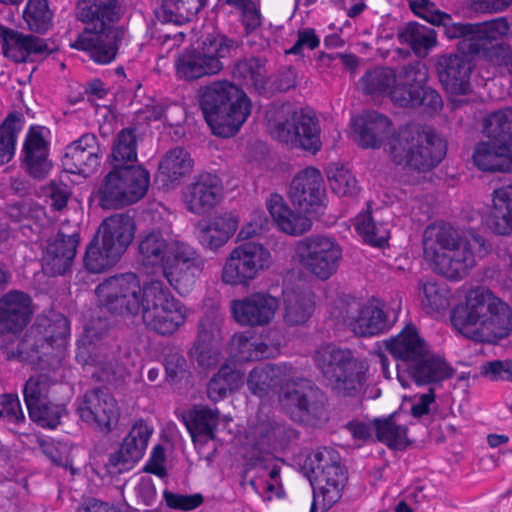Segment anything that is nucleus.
<instances>
[{"label": "nucleus", "instance_id": "obj_1", "mask_svg": "<svg viewBox=\"0 0 512 512\" xmlns=\"http://www.w3.org/2000/svg\"><path fill=\"white\" fill-rule=\"evenodd\" d=\"M423 253L433 264V270L452 281L465 278L476 264V258L485 257L490 244L478 234L461 236L451 225L439 222L428 225L423 232Z\"/></svg>", "mask_w": 512, "mask_h": 512}, {"label": "nucleus", "instance_id": "obj_2", "mask_svg": "<svg viewBox=\"0 0 512 512\" xmlns=\"http://www.w3.org/2000/svg\"><path fill=\"white\" fill-rule=\"evenodd\" d=\"M138 252L143 266H160L168 283L179 293L188 292L202 275L206 259L190 244L168 240L160 230L141 236Z\"/></svg>", "mask_w": 512, "mask_h": 512}, {"label": "nucleus", "instance_id": "obj_3", "mask_svg": "<svg viewBox=\"0 0 512 512\" xmlns=\"http://www.w3.org/2000/svg\"><path fill=\"white\" fill-rule=\"evenodd\" d=\"M452 325L464 336L480 341L506 338L512 331V310L488 290H473L465 303L454 307Z\"/></svg>", "mask_w": 512, "mask_h": 512}, {"label": "nucleus", "instance_id": "obj_4", "mask_svg": "<svg viewBox=\"0 0 512 512\" xmlns=\"http://www.w3.org/2000/svg\"><path fill=\"white\" fill-rule=\"evenodd\" d=\"M199 105L212 133L222 138L234 136L251 113L247 94L227 80L202 87Z\"/></svg>", "mask_w": 512, "mask_h": 512}, {"label": "nucleus", "instance_id": "obj_5", "mask_svg": "<svg viewBox=\"0 0 512 512\" xmlns=\"http://www.w3.org/2000/svg\"><path fill=\"white\" fill-rule=\"evenodd\" d=\"M241 41L221 31L204 33L195 47L187 48L175 62L176 74L186 81L214 76L236 56Z\"/></svg>", "mask_w": 512, "mask_h": 512}, {"label": "nucleus", "instance_id": "obj_6", "mask_svg": "<svg viewBox=\"0 0 512 512\" xmlns=\"http://www.w3.org/2000/svg\"><path fill=\"white\" fill-rule=\"evenodd\" d=\"M391 160L417 172L435 168L446 155V143L433 131L416 125H407L392 135L388 141Z\"/></svg>", "mask_w": 512, "mask_h": 512}, {"label": "nucleus", "instance_id": "obj_7", "mask_svg": "<svg viewBox=\"0 0 512 512\" xmlns=\"http://www.w3.org/2000/svg\"><path fill=\"white\" fill-rule=\"evenodd\" d=\"M135 229L134 219L128 214H115L103 220L86 247V270L101 273L116 265L133 241Z\"/></svg>", "mask_w": 512, "mask_h": 512}, {"label": "nucleus", "instance_id": "obj_8", "mask_svg": "<svg viewBox=\"0 0 512 512\" xmlns=\"http://www.w3.org/2000/svg\"><path fill=\"white\" fill-rule=\"evenodd\" d=\"M314 362L333 392L340 397L358 398L367 382L368 365L348 348L332 344L318 348Z\"/></svg>", "mask_w": 512, "mask_h": 512}, {"label": "nucleus", "instance_id": "obj_9", "mask_svg": "<svg viewBox=\"0 0 512 512\" xmlns=\"http://www.w3.org/2000/svg\"><path fill=\"white\" fill-rule=\"evenodd\" d=\"M487 141L478 143L474 164L486 172L512 171V107L489 114L483 123Z\"/></svg>", "mask_w": 512, "mask_h": 512}, {"label": "nucleus", "instance_id": "obj_10", "mask_svg": "<svg viewBox=\"0 0 512 512\" xmlns=\"http://www.w3.org/2000/svg\"><path fill=\"white\" fill-rule=\"evenodd\" d=\"M140 305L144 324L159 335L173 334L186 321L185 306L161 280L143 284Z\"/></svg>", "mask_w": 512, "mask_h": 512}, {"label": "nucleus", "instance_id": "obj_11", "mask_svg": "<svg viewBox=\"0 0 512 512\" xmlns=\"http://www.w3.org/2000/svg\"><path fill=\"white\" fill-rule=\"evenodd\" d=\"M150 186V173L142 165L114 164L99 189L102 208H118L142 199Z\"/></svg>", "mask_w": 512, "mask_h": 512}, {"label": "nucleus", "instance_id": "obj_12", "mask_svg": "<svg viewBox=\"0 0 512 512\" xmlns=\"http://www.w3.org/2000/svg\"><path fill=\"white\" fill-rule=\"evenodd\" d=\"M427 79V69L421 61L403 65L390 91L391 101L402 108L422 106L437 112L442 108L443 101L437 90L427 86Z\"/></svg>", "mask_w": 512, "mask_h": 512}, {"label": "nucleus", "instance_id": "obj_13", "mask_svg": "<svg viewBox=\"0 0 512 512\" xmlns=\"http://www.w3.org/2000/svg\"><path fill=\"white\" fill-rule=\"evenodd\" d=\"M279 402L293 420L309 423L323 417L327 397L312 380L297 378L282 388Z\"/></svg>", "mask_w": 512, "mask_h": 512}, {"label": "nucleus", "instance_id": "obj_14", "mask_svg": "<svg viewBox=\"0 0 512 512\" xmlns=\"http://www.w3.org/2000/svg\"><path fill=\"white\" fill-rule=\"evenodd\" d=\"M271 134L278 141L300 148L311 155H316L322 148L319 120L303 109L292 111L283 119L275 120L271 125Z\"/></svg>", "mask_w": 512, "mask_h": 512}, {"label": "nucleus", "instance_id": "obj_15", "mask_svg": "<svg viewBox=\"0 0 512 512\" xmlns=\"http://www.w3.org/2000/svg\"><path fill=\"white\" fill-rule=\"evenodd\" d=\"M333 314L358 336L378 335L386 332L392 325L381 307L364 304L351 295H344L336 301Z\"/></svg>", "mask_w": 512, "mask_h": 512}, {"label": "nucleus", "instance_id": "obj_16", "mask_svg": "<svg viewBox=\"0 0 512 512\" xmlns=\"http://www.w3.org/2000/svg\"><path fill=\"white\" fill-rule=\"evenodd\" d=\"M296 254L302 267L321 281L332 277L342 260L339 243L333 238L319 235L300 240Z\"/></svg>", "mask_w": 512, "mask_h": 512}, {"label": "nucleus", "instance_id": "obj_17", "mask_svg": "<svg viewBox=\"0 0 512 512\" xmlns=\"http://www.w3.org/2000/svg\"><path fill=\"white\" fill-rule=\"evenodd\" d=\"M142 288L139 277L128 272L105 279L96 287V294L101 305L112 314L137 315Z\"/></svg>", "mask_w": 512, "mask_h": 512}, {"label": "nucleus", "instance_id": "obj_18", "mask_svg": "<svg viewBox=\"0 0 512 512\" xmlns=\"http://www.w3.org/2000/svg\"><path fill=\"white\" fill-rule=\"evenodd\" d=\"M270 264L271 254L264 245L244 242L230 252L222 270V280L231 285H246Z\"/></svg>", "mask_w": 512, "mask_h": 512}, {"label": "nucleus", "instance_id": "obj_19", "mask_svg": "<svg viewBox=\"0 0 512 512\" xmlns=\"http://www.w3.org/2000/svg\"><path fill=\"white\" fill-rule=\"evenodd\" d=\"M126 34L124 27L87 26L71 47L86 52L96 64L107 65L116 59Z\"/></svg>", "mask_w": 512, "mask_h": 512}, {"label": "nucleus", "instance_id": "obj_20", "mask_svg": "<svg viewBox=\"0 0 512 512\" xmlns=\"http://www.w3.org/2000/svg\"><path fill=\"white\" fill-rule=\"evenodd\" d=\"M77 412L84 422L95 424L106 434L116 427L120 417L117 401L106 387L88 389L79 401Z\"/></svg>", "mask_w": 512, "mask_h": 512}, {"label": "nucleus", "instance_id": "obj_21", "mask_svg": "<svg viewBox=\"0 0 512 512\" xmlns=\"http://www.w3.org/2000/svg\"><path fill=\"white\" fill-rule=\"evenodd\" d=\"M51 131L42 125H31L23 143V166L27 174L36 180L45 179L52 170L49 159Z\"/></svg>", "mask_w": 512, "mask_h": 512}, {"label": "nucleus", "instance_id": "obj_22", "mask_svg": "<svg viewBox=\"0 0 512 512\" xmlns=\"http://www.w3.org/2000/svg\"><path fill=\"white\" fill-rule=\"evenodd\" d=\"M152 433L153 428L142 419L137 420L123 439L120 449L109 455L105 464L107 472L121 474L132 469L142 459Z\"/></svg>", "mask_w": 512, "mask_h": 512}, {"label": "nucleus", "instance_id": "obj_23", "mask_svg": "<svg viewBox=\"0 0 512 512\" xmlns=\"http://www.w3.org/2000/svg\"><path fill=\"white\" fill-rule=\"evenodd\" d=\"M101 155L96 135L85 133L66 146L61 162L68 173L89 175L100 165Z\"/></svg>", "mask_w": 512, "mask_h": 512}, {"label": "nucleus", "instance_id": "obj_24", "mask_svg": "<svg viewBox=\"0 0 512 512\" xmlns=\"http://www.w3.org/2000/svg\"><path fill=\"white\" fill-rule=\"evenodd\" d=\"M292 204L301 212H312L323 204L325 185L320 171L308 167L296 174L290 184Z\"/></svg>", "mask_w": 512, "mask_h": 512}, {"label": "nucleus", "instance_id": "obj_25", "mask_svg": "<svg viewBox=\"0 0 512 512\" xmlns=\"http://www.w3.org/2000/svg\"><path fill=\"white\" fill-rule=\"evenodd\" d=\"M68 321L65 317L57 324L42 325L36 323L30 327L18 344V351L24 359H41V355L48 353L58 340H63L68 333Z\"/></svg>", "mask_w": 512, "mask_h": 512}, {"label": "nucleus", "instance_id": "obj_26", "mask_svg": "<svg viewBox=\"0 0 512 512\" xmlns=\"http://www.w3.org/2000/svg\"><path fill=\"white\" fill-rule=\"evenodd\" d=\"M438 78L447 93L465 95L470 92L472 64L464 54H444L436 63Z\"/></svg>", "mask_w": 512, "mask_h": 512}, {"label": "nucleus", "instance_id": "obj_27", "mask_svg": "<svg viewBox=\"0 0 512 512\" xmlns=\"http://www.w3.org/2000/svg\"><path fill=\"white\" fill-rule=\"evenodd\" d=\"M222 194L220 178L215 174L202 173L187 186L184 199L190 212L203 215L220 202Z\"/></svg>", "mask_w": 512, "mask_h": 512}, {"label": "nucleus", "instance_id": "obj_28", "mask_svg": "<svg viewBox=\"0 0 512 512\" xmlns=\"http://www.w3.org/2000/svg\"><path fill=\"white\" fill-rule=\"evenodd\" d=\"M279 306L277 298L267 293H254L242 300L232 302V313L241 325L263 326L274 317Z\"/></svg>", "mask_w": 512, "mask_h": 512}, {"label": "nucleus", "instance_id": "obj_29", "mask_svg": "<svg viewBox=\"0 0 512 512\" xmlns=\"http://www.w3.org/2000/svg\"><path fill=\"white\" fill-rule=\"evenodd\" d=\"M28 294L11 290L0 298V335L17 334L29 323L32 308Z\"/></svg>", "mask_w": 512, "mask_h": 512}, {"label": "nucleus", "instance_id": "obj_30", "mask_svg": "<svg viewBox=\"0 0 512 512\" xmlns=\"http://www.w3.org/2000/svg\"><path fill=\"white\" fill-rule=\"evenodd\" d=\"M0 42L4 55L17 62L25 61L31 54L48 56L55 50L39 37L24 35L4 26H0Z\"/></svg>", "mask_w": 512, "mask_h": 512}, {"label": "nucleus", "instance_id": "obj_31", "mask_svg": "<svg viewBox=\"0 0 512 512\" xmlns=\"http://www.w3.org/2000/svg\"><path fill=\"white\" fill-rule=\"evenodd\" d=\"M79 242V233L66 235L59 231L46 247L43 256L46 270L53 276L65 274L73 264Z\"/></svg>", "mask_w": 512, "mask_h": 512}, {"label": "nucleus", "instance_id": "obj_32", "mask_svg": "<svg viewBox=\"0 0 512 512\" xmlns=\"http://www.w3.org/2000/svg\"><path fill=\"white\" fill-rule=\"evenodd\" d=\"M386 349L398 361V370L406 371L408 364L416 361L427 351L429 345L419 336L415 326L406 325L395 337L385 342Z\"/></svg>", "mask_w": 512, "mask_h": 512}, {"label": "nucleus", "instance_id": "obj_33", "mask_svg": "<svg viewBox=\"0 0 512 512\" xmlns=\"http://www.w3.org/2000/svg\"><path fill=\"white\" fill-rule=\"evenodd\" d=\"M423 355L416 361L408 364V369L406 370L416 384L438 383L453 377L455 373L454 368L443 357L432 353L430 347Z\"/></svg>", "mask_w": 512, "mask_h": 512}, {"label": "nucleus", "instance_id": "obj_34", "mask_svg": "<svg viewBox=\"0 0 512 512\" xmlns=\"http://www.w3.org/2000/svg\"><path fill=\"white\" fill-rule=\"evenodd\" d=\"M356 141L362 148H379L390 133L391 121L383 114L372 111L353 119Z\"/></svg>", "mask_w": 512, "mask_h": 512}, {"label": "nucleus", "instance_id": "obj_35", "mask_svg": "<svg viewBox=\"0 0 512 512\" xmlns=\"http://www.w3.org/2000/svg\"><path fill=\"white\" fill-rule=\"evenodd\" d=\"M237 228V216L224 213L213 217L208 222H199L197 239L205 249L216 251L228 242Z\"/></svg>", "mask_w": 512, "mask_h": 512}, {"label": "nucleus", "instance_id": "obj_36", "mask_svg": "<svg viewBox=\"0 0 512 512\" xmlns=\"http://www.w3.org/2000/svg\"><path fill=\"white\" fill-rule=\"evenodd\" d=\"M266 207L277 227L286 234L297 236L310 230L311 219L301 212L292 211L281 195L274 193L266 201Z\"/></svg>", "mask_w": 512, "mask_h": 512}, {"label": "nucleus", "instance_id": "obj_37", "mask_svg": "<svg viewBox=\"0 0 512 512\" xmlns=\"http://www.w3.org/2000/svg\"><path fill=\"white\" fill-rule=\"evenodd\" d=\"M193 167L190 154L182 147L167 152L159 163L156 181L163 189L174 188L180 179L189 174Z\"/></svg>", "mask_w": 512, "mask_h": 512}, {"label": "nucleus", "instance_id": "obj_38", "mask_svg": "<svg viewBox=\"0 0 512 512\" xmlns=\"http://www.w3.org/2000/svg\"><path fill=\"white\" fill-rule=\"evenodd\" d=\"M122 14L120 0H82L80 19L90 27H118Z\"/></svg>", "mask_w": 512, "mask_h": 512}, {"label": "nucleus", "instance_id": "obj_39", "mask_svg": "<svg viewBox=\"0 0 512 512\" xmlns=\"http://www.w3.org/2000/svg\"><path fill=\"white\" fill-rule=\"evenodd\" d=\"M487 223L497 235H512V185H505L493 191Z\"/></svg>", "mask_w": 512, "mask_h": 512}, {"label": "nucleus", "instance_id": "obj_40", "mask_svg": "<svg viewBox=\"0 0 512 512\" xmlns=\"http://www.w3.org/2000/svg\"><path fill=\"white\" fill-rule=\"evenodd\" d=\"M468 53L479 55L493 66L498 74L502 76L512 75V49L510 45L480 39L469 44Z\"/></svg>", "mask_w": 512, "mask_h": 512}, {"label": "nucleus", "instance_id": "obj_41", "mask_svg": "<svg viewBox=\"0 0 512 512\" xmlns=\"http://www.w3.org/2000/svg\"><path fill=\"white\" fill-rule=\"evenodd\" d=\"M193 441L213 440L219 424V411L209 407H194L181 415Z\"/></svg>", "mask_w": 512, "mask_h": 512}, {"label": "nucleus", "instance_id": "obj_42", "mask_svg": "<svg viewBox=\"0 0 512 512\" xmlns=\"http://www.w3.org/2000/svg\"><path fill=\"white\" fill-rule=\"evenodd\" d=\"M207 2L208 0H161L154 13L162 23L183 25L191 22Z\"/></svg>", "mask_w": 512, "mask_h": 512}, {"label": "nucleus", "instance_id": "obj_43", "mask_svg": "<svg viewBox=\"0 0 512 512\" xmlns=\"http://www.w3.org/2000/svg\"><path fill=\"white\" fill-rule=\"evenodd\" d=\"M244 383V374L228 364L221 365L207 385L208 398L213 402L225 399L228 393L237 391Z\"/></svg>", "mask_w": 512, "mask_h": 512}, {"label": "nucleus", "instance_id": "obj_44", "mask_svg": "<svg viewBox=\"0 0 512 512\" xmlns=\"http://www.w3.org/2000/svg\"><path fill=\"white\" fill-rule=\"evenodd\" d=\"M398 74L391 67L376 66L367 70L359 79L358 85L366 95H389L396 83Z\"/></svg>", "mask_w": 512, "mask_h": 512}, {"label": "nucleus", "instance_id": "obj_45", "mask_svg": "<svg viewBox=\"0 0 512 512\" xmlns=\"http://www.w3.org/2000/svg\"><path fill=\"white\" fill-rule=\"evenodd\" d=\"M377 439L393 450H405L411 444L407 437L408 428L396 422V415L376 418L373 421Z\"/></svg>", "mask_w": 512, "mask_h": 512}, {"label": "nucleus", "instance_id": "obj_46", "mask_svg": "<svg viewBox=\"0 0 512 512\" xmlns=\"http://www.w3.org/2000/svg\"><path fill=\"white\" fill-rule=\"evenodd\" d=\"M284 321L289 326L307 322L313 312L314 304L310 296L301 291L285 290L283 292Z\"/></svg>", "mask_w": 512, "mask_h": 512}, {"label": "nucleus", "instance_id": "obj_47", "mask_svg": "<svg viewBox=\"0 0 512 512\" xmlns=\"http://www.w3.org/2000/svg\"><path fill=\"white\" fill-rule=\"evenodd\" d=\"M232 75L234 79L243 84L252 86L260 95L267 91L265 88L267 76L265 63L258 57L238 61L232 69Z\"/></svg>", "mask_w": 512, "mask_h": 512}, {"label": "nucleus", "instance_id": "obj_48", "mask_svg": "<svg viewBox=\"0 0 512 512\" xmlns=\"http://www.w3.org/2000/svg\"><path fill=\"white\" fill-rule=\"evenodd\" d=\"M421 304L427 313L440 312L449 306V289L434 279L420 280L418 284Z\"/></svg>", "mask_w": 512, "mask_h": 512}, {"label": "nucleus", "instance_id": "obj_49", "mask_svg": "<svg viewBox=\"0 0 512 512\" xmlns=\"http://www.w3.org/2000/svg\"><path fill=\"white\" fill-rule=\"evenodd\" d=\"M436 31L417 22L407 23L399 32L402 43L408 44L418 55L426 53L436 45Z\"/></svg>", "mask_w": 512, "mask_h": 512}, {"label": "nucleus", "instance_id": "obj_50", "mask_svg": "<svg viewBox=\"0 0 512 512\" xmlns=\"http://www.w3.org/2000/svg\"><path fill=\"white\" fill-rule=\"evenodd\" d=\"M23 126V116L19 112L9 113L0 124V165L8 163L15 154L18 133Z\"/></svg>", "mask_w": 512, "mask_h": 512}, {"label": "nucleus", "instance_id": "obj_51", "mask_svg": "<svg viewBox=\"0 0 512 512\" xmlns=\"http://www.w3.org/2000/svg\"><path fill=\"white\" fill-rule=\"evenodd\" d=\"M279 375L280 369L276 365L266 364L256 367L248 375L247 387L253 395L266 396L273 387L279 384Z\"/></svg>", "mask_w": 512, "mask_h": 512}, {"label": "nucleus", "instance_id": "obj_52", "mask_svg": "<svg viewBox=\"0 0 512 512\" xmlns=\"http://www.w3.org/2000/svg\"><path fill=\"white\" fill-rule=\"evenodd\" d=\"M355 228L365 242L372 246L382 247L390 237L387 224L375 221L370 212L357 216Z\"/></svg>", "mask_w": 512, "mask_h": 512}, {"label": "nucleus", "instance_id": "obj_53", "mask_svg": "<svg viewBox=\"0 0 512 512\" xmlns=\"http://www.w3.org/2000/svg\"><path fill=\"white\" fill-rule=\"evenodd\" d=\"M23 14L31 31L43 34L52 26L53 13L48 0H28Z\"/></svg>", "mask_w": 512, "mask_h": 512}, {"label": "nucleus", "instance_id": "obj_54", "mask_svg": "<svg viewBox=\"0 0 512 512\" xmlns=\"http://www.w3.org/2000/svg\"><path fill=\"white\" fill-rule=\"evenodd\" d=\"M267 345L252 337L234 335L230 343V354L238 362H249L266 357Z\"/></svg>", "mask_w": 512, "mask_h": 512}, {"label": "nucleus", "instance_id": "obj_55", "mask_svg": "<svg viewBox=\"0 0 512 512\" xmlns=\"http://www.w3.org/2000/svg\"><path fill=\"white\" fill-rule=\"evenodd\" d=\"M433 26L437 27L438 31H441L447 39L463 38V42L467 43V48L471 42L478 41L475 24L455 22L448 13L443 12L440 17L438 16V20Z\"/></svg>", "mask_w": 512, "mask_h": 512}, {"label": "nucleus", "instance_id": "obj_56", "mask_svg": "<svg viewBox=\"0 0 512 512\" xmlns=\"http://www.w3.org/2000/svg\"><path fill=\"white\" fill-rule=\"evenodd\" d=\"M50 387L51 379L47 374L33 375L27 379L23 387V396L28 412L38 407L37 405L46 403Z\"/></svg>", "mask_w": 512, "mask_h": 512}, {"label": "nucleus", "instance_id": "obj_57", "mask_svg": "<svg viewBox=\"0 0 512 512\" xmlns=\"http://www.w3.org/2000/svg\"><path fill=\"white\" fill-rule=\"evenodd\" d=\"M111 156L115 164L137 161V136L135 129L124 128L115 137Z\"/></svg>", "mask_w": 512, "mask_h": 512}, {"label": "nucleus", "instance_id": "obj_58", "mask_svg": "<svg viewBox=\"0 0 512 512\" xmlns=\"http://www.w3.org/2000/svg\"><path fill=\"white\" fill-rule=\"evenodd\" d=\"M327 177L331 190L338 196H354L358 192L357 180L344 166H331Z\"/></svg>", "mask_w": 512, "mask_h": 512}, {"label": "nucleus", "instance_id": "obj_59", "mask_svg": "<svg viewBox=\"0 0 512 512\" xmlns=\"http://www.w3.org/2000/svg\"><path fill=\"white\" fill-rule=\"evenodd\" d=\"M37 406L28 412L33 422L49 429H54L60 424V418L65 411L63 405L54 404L47 400L46 403H41Z\"/></svg>", "mask_w": 512, "mask_h": 512}, {"label": "nucleus", "instance_id": "obj_60", "mask_svg": "<svg viewBox=\"0 0 512 512\" xmlns=\"http://www.w3.org/2000/svg\"><path fill=\"white\" fill-rule=\"evenodd\" d=\"M340 460L339 453L330 447H323L313 451L306 459V466L311 472V480L330 466Z\"/></svg>", "mask_w": 512, "mask_h": 512}, {"label": "nucleus", "instance_id": "obj_61", "mask_svg": "<svg viewBox=\"0 0 512 512\" xmlns=\"http://www.w3.org/2000/svg\"><path fill=\"white\" fill-rule=\"evenodd\" d=\"M296 86V75L290 68L277 72L271 80L266 76L265 88L266 92L261 95L271 97L275 93L287 92Z\"/></svg>", "mask_w": 512, "mask_h": 512}, {"label": "nucleus", "instance_id": "obj_62", "mask_svg": "<svg viewBox=\"0 0 512 512\" xmlns=\"http://www.w3.org/2000/svg\"><path fill=\"white\" fill-rule=\"evenodd\" d=\"M163 497L166 502V505L169 508L182 511L194 510L201 506L204 502V497L200 493H195L192 495H183L168 490H164Z\"/></svg>", "mask_w": 512, "mask_h": 512}, {"label": "nucleus", "instance_id": "obj_63", "mask_svg": "<svg viewBox=\"0 0 512 512\" xmlns=\"http://www.w3.org/2000/svg\"><path fill=\"white\" fill-rule=\"evenodd\" d=\"M41 207L32 199H23L14 203H10L6 207L9 218L14 222H22L24 220L38 217Z\"/></svg>", "mask_w": 512, "mask_h": 512}, {"label": "nucleus", "instance_id": "obj_64", "mask_svg": "<svg viewBox=\"0 0 512 512\" xmlns=\"http://www.w3.org/2000/svg\"><path fill=\"white\" fill-rule=\"evenodd\" d=\"M481 375L491 381H511L512 382V360H492L487 361L481 366Z\"/></svg>", "mask_w": 512, "mask_h": 512}]
</instances>
